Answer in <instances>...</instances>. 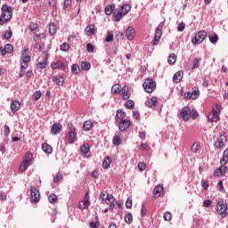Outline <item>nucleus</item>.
<instances>
[{"instance_id":"obj_54","label":"nucleus","mask_w":228,"mask_h":228,"mask_svg":"<svg viewBox=\"0 0 228 228\" xmlns=\"http://www.w3.org/2000/svg\"><path fill=\"white\" fill-rule=\"evenodd\" d=\"M164 220H166V222H170V220H172V214L170 212H166L164 214Z\"/></svg>"},{"instance_id":"obj_34","label":"nucleus","mask_w":228,"mask_h":228,"mask_svg":"<svg viewBox=\"0 0 228 228\" xmlns=\"http://www.w3.org/2000/svg\"><path fill=\"white\" fill-rule=\"evenodd\" d=\"M191 94H192L193 101H195V99H199V95H200V91H199V88L193 87Z\"/></svg>"},{"instance_id":"obj_45","label":"nucleus","mask_w":228,"mask_h":228,"mask_svg":"<svg viewBox=\"0 0 228 228\" xmlns=\"http://www.w3.org/2000/svg\"><path fill=\"white\" fill-rule=\"evenodd\" d=\"M120 143H122V140L120 139V137L118 135H115L113 137V145L118 146V145H120Z\"/></svg>"},{"instance_id":"obj_43","label":"nucleus","mask_w":228,"mask_h":228,"mask_svg":"<svg viewBox=\"0 0 228 228\" xmlns=\"http://www.w3.org/2000/svg\"><path fill=\"white\" fill-rule=\"evenodd\" d=\"M49 33L50 35H56V25L54 23H50Z\"/></svg>"},{"instance_id":"obj_36","label":"nucleus","mask_w":228,"mask_h":228,"mask_svg":"<svg viewBox=\"0 0 228 228\" xmlns=\"http://www.w3.org/2000/svg\"><path fill=\"white\" fill-rule=\"evenodd\" d=\"M63 180V175H61V173H57L54 176H53V183L55 184H58V183H60V181Z\"/></svg>"},{"instance_id":"obj_10","label":"nucleus","mask_w":228,"mask_h":228,"mask_svg":"<svg viewBox=\"0 0 228 228\" xmlns=\"http://www.w3.org/2000/svg\"><path fill=\"white\" fill-rule=\"evenodd\" d=\"M163 26L159 25L155 31V36L152 41V45H158L159 44V40H161V36L163 35L162 29Z\"/></svg>"},{"instance_id":"obj_11","label":"nucleus","mask_w":228,"mask_h":228,"mask_svg":"<svg viewBox=\"0 0 228 228\" xmlns=\"http://www.w3.org/2000/svg\"><path fill=\"white\" fill-rule=\"evenodd\" d=\"M191 115V110L189 107H184L180 112V118H183L185 122L190 120V116Z\"/></svg>"},{"instance_id":"obj_40","label":"nucleus","mask_w":228,"mask_h":228,"mask_svg":"<svg viewBox=\"0 0 228 228\" xmlns=\"http://www.w3.org/2000/svg\"><path fill=\"white\" fill-rule=\"evenodd\" d=\"M81 152L82 154H87L88 152H90V145L84 143L81 147Z\"/></svg>"},{"instance_id":"obj_20","label":"nucleus","mask_w":228,"mask_h":228,"mask_svg":"<svg viewBox=\"0 0 228 228\" xmlns=\"http://www.w3.org/2000/svg\"><path fill=\"white\" fill-rule=\"evenodd\" d=\"M163 193V186L160 184L157 185L153 191V197L155 199H158L159 197H161V194Z\"/></svg>"},{"instance_id":"obj_42","label":"nucleus","mask_w":228,"mask_h":228,"mask_svg":"<svg viewBox=\"0 0 228 228\" xmlns=\"http://www.w3.org/2000/svg\"><path fill=\"white\" fill-rule=\"evenodd\" d=\"M125 222L126 224H133V214L127 213L125 216Z\"/></svg>"},{"instance_id":"obj_47","label":"nucleus","mask_w":228,"mask_h":228,"mask_svg":"<svg viewBox=\"0 0 228 228\" xmlns=\"http://www.w3.org/2000/svg\"><path fill=\"white\" fill-rule=\"evenodd\" d=\"M92 121H86L84 123V131H90L92 129Z\"/></svg>"},{"instance_id":"obj_6","label":"nucleus","mask_w":228,"mask_h":228,"mask_svg":"<svg viewBox=\"0 0 228 228\" xmlns=\"http://www.w3.org/2000/svg\"><path fill=\"white\" fill-rule=\"evenodd\" d=\"M28 48H24V50L21 53V69L22 70H26V69H28V63H29V61H31V56L28 55Z\"/></svg>"},{"instance_id":"obj_17","label":"nucleus","mask_w":228,"mask_h":228,"mask_svg":"<svg viewBox=\"0 0 228 228\" xmlns=\"http://www.w3.org/2000/svg\"><path fill=\"white\" fill-rule=\"evenodd\" d=\"M119 94L122 95L124 101H127L131 97V94H129V86H124Z\"/></svg>"},{"instance_id":"obj_37","label":"nucleus","mask_w":228,"mask_h":228,"mask_svg":"<svg viewBox=\"0 0 228 228\" xmlns=\"http://www.w3.org/2000/svg\"><path fill=\"white\" fill-rule=\"evenodd\" d=\"M105 202L106 204L115 203V198L113 197V194H107Z\"/></svg>"},{"instance_id":"obj_16","label":"nucleus","mask_w":228,"mask_h":228,"mask_svg":"<svg viewBox=\"0 0 228 228\" xmlns=\"http://www.w3.org/2000/svg\"><path fill=\"white\" fill-rule=\"evenodd\" d=\"M227 141L225 135L220 134L218 137V141L216 142V149H222L225 145V142Z\"/></svg>"},{"instance_id":"obj_30","label":"nucleus","mask_w":228,"mask_h":228,"mask_svg":"<svg viewBox=\"0 0 228 228\" xmlns=\"http://www.w3.org/2000/svg\"><path fill=\"white\" fill-rule=\"evenodd\" d=\"M121 89H122V86L118 84H116L111 87V94H113L114 95H117L120 94Z\"/></svg>"},{"instance_id":"obj_31","label":"nucleus","mask_w":228,"mask_h":228,"mask_svg":"<svg viewBox=\"0 0 228 228\" xmlns=\"http://www.w3.org/2000/svg\"><path fill=\"white\" fill-rule=\"evenodd\" d=\"M115 12V4H110L105 7V14L111 15Z\"/></svg>"},{"instance_id":"obj_7","label":"nucleus","mask_w":228,"mask_h":228,"mask_svg":"<svg viewBox=\"0 0 228 228\" xmlns=\"http://www.w3.org/2000/svg\"><path fill=\"white\" fill-rule=\"evenodd\" d=\"M142 86L147 94H152L156 90V82L152 78H147Z\"/></svg>"},{"instance_id":"obj_63","label":"nucleus","mask_w":228,"mask_h":228,"mask_svg":"<svg viewBox=\"0 0 228 228\" xmlns=\"http://www.w3.org/2000/svg\"><path fill=\"white\" fill-rule=\"evenodd\" d=\"M108 193L106 191H102L99 197L100 200H106V197H107Z\"/></svg>"},{"instance_id":"obj_57","label":"nucleus","mask_w":228,"mask_h":228,"mask_svg":"<svg viewBox=\"0 0 228 228\" xmlns=\"http://www.w3.org/2000/svg\"><path fill=\"white\" fill-rule=\"evenodd\" d=\"M72 4V0H64L63 10H67Z\"/></svg>"},{"instance_id":"obj_35","label":"nucleus","mask_w":228,"mask_h":228,"mask_svg":"<svg viewBox=\"0 0 228 228\" xmlns=\"http://www.w3.org/2000/svg\"><path fill=\"white\" fill-rule=\"evenodd\" d=\"M48 54H46L42 62H38L37 63V67H39L40 69H45L47 67V60H48Z\"/></svg>"},{"instance_id":"obj_64","label":"nucleus","mask_w":228,"mask_h":228,"mask_svg":"<svg viewBox=\"0 0 228 228\" xmlns=\"http://www.w3.org/2000/svg\"><path fill=\"white\" fill-rule=\"evenodd\" d=\"M138 168H139V170L143 171V170H145V168H147V166L143 162H139Z\"/></svg>"},{"instance_id":"obj_38","label":"nucleus","mask_w":228,"mask_h":228,"mask_svg":"<svg viewBox=\"0 0 228 228\" xmlns=\"http://www.w3.org/2000/svg\"><path fill=\"white\" fill-rule=\"evenodd\" d=\"M125 106L127 110H133L134 108V102L133 100H128L126 102Z\"/></svg>"},{"instance_id":"obj_55","label":"nucleus","mask_w":228,"mask_h":228,"mask_svg":"<svg viewBox=\"0 0 228 228\" xmlns=\"http://www.w3.org/2000/svg\"><path fill=\"white\" fill-rule=\"evenodd\" d=\"M201 186L203 190H208V188H209V182H208V180H202Z\"/></svg>"},{"instance_id":"obj_14","label":"nucleus","mask_w":228,"mask_h":228,"mask_svg":"<svg viewBox=\"0 0 228 228\" xmlns=\"http://www.w3.org/2000/svg\"><path fill=\"white\" fill-rule=\"evenodd\" d=\"M145 105L148 108H151V110H154V108L158 106V98L155 96L151 97V99L145 102Z\"/></svg>"},{"instance_id":"obj_4","label":"nucleus","mask_w":228,"mask_h":228,"mask_svg":"<svg viewBox=\"0 0 228 228\" xmlns=\"http://www.w3.org/2000/svg\"><path fill=\"white\" fill-rule=\"evenodd\" d=\"M216 211L222 218H227L228 216V205L224 201H218L216 204Z\"/></svg>"},{"instance_id":"obj_49","label":"nucleus","mask_w":228,"mask_h":228,"mask_svg":"<svg viewBox=\"0 0 228 228\" xmlns=\"http://www.w3.org/2000/svg\"><path fill=\"white\" fill-rule=\"evenodd\" d=\"M208 38L211 44H216V42H218V35L216 34H215L214 36H209Z\"/></svg>"},{"instance_id":"obj_12","label":"nucleus","mask_w":228,"mask_h":228,"mask_svg":"<svg viewBox=\"0 0 228 228\" xmlns=\"http://www.w3.org/2000/svg\"><path fill=\"white\" fill-rule=\"evenodd\" d=\"M0 53H1L2 56L6 55V53L8 54L13 53V45H12V44H7V45H5L4 47L1 46L0 47Z\"/></svg>"},{"instance_id":"obj_27","label":"nucleus","mask_w":228,"mask_h":228,"mask_svg":"<svg viewBox=\"0 0 228 228\" xmlns=\"http://www.w3.org/2000/svg\"><path fill=\"white\" fill-rule=\"evenodd\" d=\"M183 73L182 70L177 71L173 77L174 83H181V79H183Z\"/></svg>"},{"instance_id":"obj_13","label":"nucleus","mask_w":228,"mask_h":228,"mask_svg":"<svg viewBox=\"0 0 228 228\" xmlns=\"http://www.w3.org/2000/svg\"><path fill=\"white\" fill-rule=\"evenodd\" d=\"M129 127H131V121L122 119L119 122V125H118L119 131H127V129H129Z\"/></svg>"},{"instance_id":"obj_2","label":"nucleus","mask_w":228,"mask_h":228,"mask_svg":"<svg viewBox=\"0 0 228 228\" xmlns=\"http://www.w3.org/2000/svg\"><path fill=\"white\" fill-rule=\"evenodd\" d=\"M33 154L31 151H28L23 157V160L20 164V172H26L28 167L33 165Z\"/></svg>"},{"instance_id":"obj_32","label":"nucleus","mask_w":228,"mask_h":228,"mask_svg":"<svg viewBox=\"0 0 228 228\" xmlns=\"http://www.w3.org/2000/svg\"><path fill=\"white\" fill-rule=\"evenodd\" d=\"M111 165V159L110 157H106L102 161V168L108 169Z\"/></svg>"},{"instance_id":"obj_29","label":"nucleus","mask_w":228,"mask_h":228,"mask_svg":"<svg viewBox=\"0 0 228 228\" xmlns=\"http://www.w3.org/2000/svg\"><path fill=\"white\" fill-rule=\"evenodd\" d=\"M221 165H227L228 163V148L224 151L223 157L220 159Z\"/></svg>"},{"instance_id":"obj_56","label":"nucleus","mask_w":228,"mask_h":228,"mask_svg":"<svg viewBox=\"0 0 228 228\" xmlns=\"http://www.w3.org/2000/svg\"><path fill=\"white\" fill-rule=\"evenodd\" d=\"M69 44H67V43H63L61 45V51H63L64 53H67V51H69Z\"/></svg>"},{"instance_id":"obj_61","label":"nucleus","mask_w":228,"mask_h":228,"mask_svg":"<svg viewBox=\"0 0 228 228\" xmlns=\"http://www.w3.org/2000/svg\"><path fill=\"white\" fill-rule=\"evenodd\" d=\"M213 204V201L211 200H207L203 201L204 208H209Z\"/></svg>"},{"instance_id":"obj_24","label":"nucleus","mask_w":228,"mask_h":228,"mask_svg":"<svg viewBox=\"0 0 228 228\" xmlns=\"http://www.w3.org/2000/svg\"><path fill=\"white\" fill-rule=\"evenodd\" d=\"M86 34L87 37H92V35H95V25H89L86 28Z\"/></svg>"},{"instance_id":"obj_26","label":"nucleus","mask_w":228,"mask_h":228,"mask_svg":"<svg viewBox=\"0 0 228 228\" xmlns=\"http://www.w3.org/2000/svg\"><path fill=\"white\" fill-rule=\"evenodd\" d=\"M53 81L58 85V86H61L63 83H65V79H63V77L61 76H55L53 77Z\"/></svg>"},{"instance_id":"obj_18","label":"nucleus","mask_w":228,"mask_h":228,"mask_svg":"<svg viewBox=\"0 0 228 228\" xmlns=\"http://www.w3.org/2000/svg\"><path fill=\"white\" fill-rule=\"evenodd\" d=\"M19 108H20V102L17 100H14L11 102V110L13 115L19 111Z\"/></svg>"},{"instance_id":"obj_3","label":"nucleus","mask_w":228,"mask_h":228,"mask_svg":"<svg viewBox=\"0 0 228 228\" xmlns=\"http://www.w3.org/2000/svg\"><path fill=\"white\" fill-rule=\"evenodd\" d=\"M208 122H218V120H220V105L219 104L214 105L212 111L208 113Z\"/></svg>"},{"instance_id":"obj_8","label":"nucleus","mask_w":228,"mask_h":228,"mask_svg":"<svg viewBox=\"0 0 228 228\" xmlns=\"http://www.w3.org/2000/svg\"><path fill=\"white\" fill-rule=\"evenodd\" d=\"M90 208V192H86L82 200L78 203L79 209H88Z\"/></svg>"},{"instance_id":"obj_39","label":"nucleus","mask_w":228,"mask_h":228,"mask_svg":"<svg viewBox=\"0 0 228 228\" xmlns=\"http://www.w3.org/2000/svg\"><path fill=\"white\" fill-rule=\"evenodd\" d=\"M116 117L119 120H124V118L126 117V112L122 111V110H118Z\"/></svg>"},{"instance_id":"obj_28","label":"nucleus","mask_w":228,"mask_h":228,"mask_svg":"<svg viewBox=\"0 0 228 228\" xmlns=\"http://www.w3.org/2000/svg\"><path fill=\"white\" fill-rule=\"evenodd\" d=\"M124 15L125 14H123L120 11L118 13L114 12L112 20L114 22H120V20H122V17H124Z\"/></svg>"},{"instance_id":"obj_46","label":"nucleus","mask_w":228,"mask_h":228,"mask_svg":"<svg viewBox=\"0 0 228 228\" xmlns=\"http://www.w3.org/2000/svg\"><path fill=\"white\" fill-rule=\"evenodd\" d=\"M200 65V59H194L192 61V70H195V69H199Z\"/></svg>"},{"instance_id":"obj_23","label":"nucleus","mask_w":228,"mask_h":228,"mask_svg":"<svg viewBox=\"0 0 228 228\" xmlns=\"http://www.w3.org/2000/svg\"><path fill=\"white\" fill-rule=\"evenodd\" d=\"M119 12L123 15H127V13H129V12H131V5H129L127 4H124L123 5H121Z\"/></svg>"},{"instance_id":"obj_9","label":"nucleus","mask_w":228,"mask_h":228,"mask_svg":"<svg viewBox=\"0 0 228 228\" xmlns=\"http://www.w3.org/2000/svg\"><path fill=\"white\" fill-rule=\"evenodd\" d=\"M30 200L31 202H34V204L38 203L40 200V191L37 187H30Z\"/></svg>"},{"instance_id":"obj_15","label":"nucleus","mask_w":228,"mask_h":228,"mask_svg":"<svg viewBox=\"0 0 228 228\" xmlns=\"http://www.w3.org/2000/svg\"><path fill=\"white\" fill-rule=\"evenodd\" d=\"M77 137V134L76 133V130L73 128L71 129L68 134H67V138H68V142L69 143H74V142H76V138Z\"/></svg>"},{"instance_id":"obj_50","label":"nucleus","mask_w":228,"mask_h":228,"mask_svg":"<svg viewBox=\"0 0 228 228\" xmlns=\"http://www.w3.org/2000/svg\"><path fill=\"white\" fill-rule=\"evenodd\" d=\"M199 149H200V145H199L197 142H194L191 146V152L197 153L199 152Z\"/></svg>"},{"instance_id":"obj_60","label":"nucleus","mask_w":228,"mask_h":228,"mask_svg":"<svg viewBox=\"0 0 228 228\" xmlns=\"http://www.w3.org/2000/svg\"><path fill=\"white\" fill-rule=\"evenodd\" d=\"M38 25H37V23L35 22H31L29 25V29L30 31H36V29H37Z\"/></svg>"},{"instance_id":"obj_62","label":"nucleus","mask_w":228,"mask_h":228,"mask_svg":"<svg viewBox=\"0 0 228 228\" xmlns=\"http://www.w3.org/2000/svg\"><path fill=\"white\" fill-rule=\"evenodd\" d=\"M133 117H134V118H135V120H140V111L134 110L133 111Z\"/></svg>"},{"instance_id":"obj_48","label":"nucleus","mask_w":228,"mask_h":228,"mask_svg":"<svg viewBox=\"0 0 228 228\" xmlns=\"http://www.w3.org/2000/svg\"><path fill=\"white\" fill-rule=\"evenodd\" d=\"M48 200L49 202H51V204H54V202L58 200V197L56 196V194H50L48 197Z\"/></svg>"},{"instance_id":"obj_1","label":"nucleus","mask_w":228,"mask_h":228,"mask_svg":"<svg viewBox=\"0 0 228 228\" xmlns=\"http://www.w3.org/2000/svg\"><path fill=\"white\" fill-rule=\"evenodd\" d=\"M2 15L0 16V26H4L13 17V7L4 4L1 8Z\"/></svg>"},{"instance_id":"obj_52","label":"nucleus","mask_w":228,"mask_h":228,"mask_svg":"<svg viewBox=\"0 0 228 228\" xmlns=\"http://www.w3.org/2000/svg\"><path fill=\"white\" fill-rule=\"evenodd\" d=\"M13 36V32L12 30H6L5 34L4 35L5 40H10L12 37Z\"/></svg>"},{"instance_id":"obj_59","label":"nucleus","mask_w":228,"mask_h":228,"mask_svg":"<svg viewBox=\"0 0 228 228\" xmlns=\"http://www.w3.org/2000/svg\"><path fill=\"white\" fill-rule=\"evenodd\" d=\"M186 28V25L183 22L179 23L177 27V30L180 32L184 31V28Z\"/></svg>"},{"instance_id":"obj_25","label":"nucleus","mask_w":228,"mask_h":228,"mask_svg":"<svg viewBox=\"0 0 228 228\" xmlns=\"http://www.w3.org/2000/svg\"><path fill=\"white\" fill-rule=\"evenodd\" d=\"M42 150L45 154H53V147L49 145L47 142H44L42 144Z\"/></svg>"},{"instance_id":"obj_51","label":"nucleus","mask_w":228,"mask_h":228,"mask_svg":"<svg viewBox=\"0 0 228 228\" xmlns=\"http://www.w3.org/2000/svg\"><path fill=\"white\" fill-rule=\"evenodd\" d=\"M105 42H113V32L109 31L107 37H105Z\"/></svg>"},{"instance_id":"obj_33","label":"nucleus","mask_w":228,"mask_h":228,"mask_svg":"<svg viewBox=\"0 0 228 228\" xmlns=\"http://www.w3.org/2000/svg\"><path fill=\"white\" fill-rule=\"evenodd\" d=\"M175 61H177V56L175 53H171L168 56L167 62L169 63V65H174Z\"/></svg>"},{"instance_id":"obj_58","label":"nucleus","mask_w":228,"mask_h":228,"mask_svg":"<svg viewBox=\"0 0 228 228\" xmlns=\"http://www.w3.org/2000/svg\"><path fill=\"white\" fill-rule=\"evenodd\" d=\"M40 97H42V92L36 91L34 93V99H35V101H38L40 99Z\"/></svg>"},{"instance_id":"obj_5","label":"nucleus","mask_w":228,"mask_h":228,"mask_svg":"<svg viewBox=\"0 0 228 228\" xmlns=\"http://www.w3.org/2000/svg\"><path fill=\"white\" fill-rule=\"evenodd\" d=\"M205 38H208V32H206V30H200L192 37L191 43L194 45H199V44L204 42Z\"/></svg>"},{"instance_id":"obj_53","label":"nucleus","mask_w":228,"mask_h":228,"mask_svg":"<svg viewBox=\"0 0 228 228\" xmlns=\"http://www.w3.org/2000/svg\"><path fill=\"white\" fill-rule=\"evenodd\" d=\"M4 136H10V126L8 125L4 126Z\"/></svg>"},{"instance_id":"obj_19","label":"nucleus","mask_w":228,"mask_h":228,"mask_svg":"<svg viewBox=\"0 0 228 228\" xmlns=\"http://www.w3.org/2000/svg\"><path fill=\"white\" fill-rule=\"evenodd\" d=\"M134 28L131 26H129L127 28H126V36L127 37V40H133V38H134Z\"/></svg>"},{"instance_id":"obj_41","label":"nucleus","mask_w":228,"mask_h":228,"mask_svg":"<svg viewBox=\"0 0 228 228\" xmlns=\"http://www.w3.org/2000/svg\"><path fill=\"white\" fill-rule=\"evenodd\" d=\"M92 64H90V62L88 61H83L81 63V69L82 70H88L89 69H91Z\"/></svg>"},{"instance_id":"obj_21","label":"nucleus","mask_w":228,"mask_h":228,"mask_svg":"<svg viewBox=\"0 0 228 228\" xmlns=\"http://www.w3.org/2000/svg\"><path fill=\"white\" fill-rule=\"evenodd\" d=\"M61 131V124L54 123L51 128L52 134H58Z\"/></svg>"},{"instance_id":"obj_44","label":"nucleus","mask_w":228,"mask_h":228,"mask_svg":"<svg viewBox=\"0 0 228 228\" xmlns=\"http://www.w3.org/2000/svg\"><path fill=\"white\" fill-rule=\"evenodd\" d=\"M71 72L72 74L77 75L79 74V65L77 64H73L71 66Z\"/></svg>"},{"instance_id":"obj_22","label":"nucleus","mask_w":228,"mask_h":228,"mask_svg":"<svg viewBox=\"0 0 228 228\" xmlns=\"http://www.w3.org/2000/svg\"><path fill=\"white\" fill-rule=\"evenodd\" d=\"M51 67L54 69H65V63L61 61H56L55 62L51 63Z\"/></svg>"}]
</instances>
